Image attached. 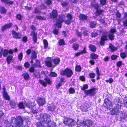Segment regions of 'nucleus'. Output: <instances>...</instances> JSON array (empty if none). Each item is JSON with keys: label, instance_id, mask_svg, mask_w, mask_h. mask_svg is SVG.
Wrapping results in <instances>:
<instances>
[{"label": "nucleus", "instance_id": "nucleus-1", "mask_svg": "<svg viewBox=\"0 0 127 127\" xmlns=\"http://www.w3.org/2000/svg\"><path fill=\"white\" fill-rule=\"evenodd\" d=\"M24 121L23 118L20 116H18L16 118L12 117L10 123L12 124V127H20L23 125Z\"/></svg>", "mask_w": 127, "mask_h": 127}, {"label": "nucleus", "instance_id": "nucleus-2", "mask_svg": "<svg viewBox=\"0 0 127 127\" xmlns=\"http://www.w3.org/2000/svg\"><path fill=\"white\" fill-rule=\"evenodd\" d=\"M107 32H104L100 38L99 41V43L101 45L104 46L105 44V41L108 40L107 35ZM109 39L111 41H112L114 39L115 35L113 33H109L108 35Z\"/></svg>", "mask_w": 127, "mask_h": 127}, {"label": "nucleus", "instance_id": "nucleus-3", "mask_svg": "<svg viewBox=\"0 0 127 127\" xmlns=\"http://www.w3.org/2000/svg\"><path fill=\"white\" fill-rule=\"evenodd\" d=\"M40 117L42 122L47 124H49L51 121V116L46 113L40 114Z\"/></svg>", "mask_w": 127, "mask_h": 127}, {"label": "nucleus", "instance_id": "nucleus-4", "mask_svg": "<svg viewBox=\"0 0 127 127\" xmlns=\"http://www.w3.org/2000/svg\"><path fill=\"white\" fill-rule=\"evenodd\" d=\"M30 28L31 30H32L31 32L30 35L32 37L33 41L34 43H36L37 40V32H35L36 29L35 27L33 25H32L30 26Z\"/></svg>", "mask_w": 127, "mask_h": 127}, {"label": "nucleus", "instance_id": "nucleus-5", "mask_svg": "<svg viewBox=\"0 0 127 127\" xmlns=\"http://www.w3.org/2000/svg\"><path fill=\"white\" fill-rule=\"evenodd\" d=\"M63 122L65 125L68 126L69 127H72L75 125L74 120L70 118H65Z\"/></svg>", "mask_w": 127, "mask_h": 127}, {"label": "nucleus", "instance_id": "nucleus-6", "mask_svg": "<svg viewBox=\"0 0 127 127\" xmlns=\"http://www.w3.org/2000/svg\"><path fill=\"white\" fill-rule=\"evenodd\" d=\"M73 72L70 68L67 67L64 70L60 72V74L63 75H65L67 78L70 77L73 74Z\"/></svg>", "mask_w": 127, "mask_h": 127}, {"label": "nucleus", "instance_id": "nucleus-7", "mask_svg": "<svg viewBox=\"0 0 127 127\" xmlns=\"http://www.w3.org/2000/svg\"><path fill=\"white\" fill-rule=\"evenodd\" d=\"M96 89L95 88H92L88 90H85L84 93L85 95L84 96V98L86 96L89 95L90 96H94L96 95Z\"/></svg>", "mask_w": 127, "mask_h": 127}, {"label": "nucleus", "instance_id": "nucleus-8", "mask_svg": "<svg viewBox=\"0 0 127 127\" xmlns=\"http://www.w3.org/2000/svg\"><path fill=\"white\" fill-rule=\"evenodd\" d=\"M39 81L44 87H46L47 85H51L52 84V80L48 77L45 78L44 80L40 79L39 80Z\"/></svg>", "mask_w": 127, "mask_h": 127}, {"label": "nucleus", "instance_id": "nucleus-9", "mask_svg": "<svg viewBox=\"0 0 127 127\" xmlns=\"http://www.w3.org/2000/svg\"><path fill=\"white\" fill-rule=\"evenodd\" d=\"M104 101V103L106 105L105 107L107 110H110L111 109L113 106L112 102L110 100L108 97L105 98Z\"/></svg>", "mask_w": 127, "mask_h": 127}, {"label": "nucleus", "instance_id": "nucleus-10", "mask_svg": "<svg viewBox=\"0 0 127 127\" xmlns=\"http://www.w3.org/2000/svg\"><path fill=\"white\" fill-rule=\"evenodd\" d=\"M64 21V20L63 16L60 15L59 16L58 18L56 20V23L55 25L58 28H61L62 27V24Z\"/></svg>", "mask_w": 127, "mask_h": 127}, {"label": "nucleus", "instance_id": "nucleus-11", "mask_svg": "<svg viewBox=\"0 0 127 127\" xmlns=\"http://www.w3.org/2000/svg\"><path fill=\"white\" fill-rule=\"evenodd\" d=\"M98 55L95 53H92L90 55V57L91 60L89 61V63L92 65H94L95 63L94 60L98 58Z\"/></svg>", "mask_w": 127, "mask_h": 127}, {"label": "nucleus", "instance_id": "nucleus-12", "mask_svg": "<svg viewBox=\"0 0 127 127\" xmlns=\"http://www.w3.org/2000/svg\"><path fill=\"white\" fill-rule=\"evenodd\" d=\"M13 37L16 39H20L22 37V34L21 33L17 32L14 30L11 31Z\"/></svg>", "mask_w": 127, "mask_h": 127}, {"label": "nucleus", "instance_id": "nucleus-13", "mask_svg": "<svg viewBox=\"0 0 127 127\" xmlns=\"http://www.w3.org/2000/svg\"><path fill=\"white\" fill-rule=\"evenodd\" d=\"M12 26L13 24L11 22H9L8 23L5 24L1 27V30L2 32H3L7 29H9L12 28Z\"/></svg>", "mask_w": 127, "mask_h": 127}, {"label": "nucleus", "instance_id": "nucleus-14", "mask_svg": "<svg viewBox=\"0 0 127 127\" xmlns=\"http://www.w3.org/2000/svg\"><path fill=\"white\" fill-rule=\"evenodd\" d=\"M36 101L39 106H42L46 103L45 99L44 97H38Z\"/></svg>", "mask_w": 127, "mask_h": 127}, {"label": "nucleus", "instance_id": "nucleus-15", "mask_svg": "<svg viewBox=\"0 0 127 127\" xmlns=\"http://www.w3.org/2000/svg\"><path fill=\"white\" fill-rule=\"evenodd\" d=\"M66 17L67 19L64 21L65 23L67 25L70 24L72 22V19L73 17L72 15L70 13H68L67 14Z\"/></svg>", "mask_w": 127, "mask_h": 127}, {"label": "nucleus", "instance_id": "nucleus-16", "mask_svg": "<svg viewBox=\"0 0 127 127\" xmlns=\"http://www.w3.org/2000/svg\"><path fill=\"white\" fill-rule=\"evenodd\" d=\"M50 14V17L52 19L56 18L58 16L57 11L56 9L53 10Z\"/></svg>", "mask_w": 127, "mask_h": 127}, {"label": "nucleus", "instance_id": "nucleus-17", "mask_svg": "<svg viewBox=\"0 0 127 127\" xmlns=\"http://www.w3.org/2000/svg\"><path fill=\"white\" fill-rule=\"evenodd\" d=\"M14 52V50L12 49H10L8 50L6 49H5L3 50V55L5 57L8 54H12Z\"/></svg>", "mask_w": 127, "mask_h": 127}, {"label": "nucleus", "instance_id": "nucleus-18", "mask_svg": "<svg viewBox=\"0 0 127 127\" xmlns=\"http://www.w3.org/2000/svg\"><path fill=\"white\" fill-rule=\"evenodd\" d=\"M83 121L85 125V127L86 126L87 127H91L92 126L93 124L92 121L89 119H87Z\"/></svg>", "mask_w": 127, "mask_h": 127}, {"label": "nucleus", "instance_id": "nucleus-19", "mask_svg": "<svg viewBox=\"0 0 127 127\" xmlns=\"http://www.w3.org/2000/svg\"><path fill=\"white\" fill-rule=\"evenodd\" d=\"M78 17L79 20L82 22L87 20L88 18V16L86 15L82 14H80Z\"/></svg>", "mask_w": 127, "mask_h": 127}, {"label": "nucleus", "instance_id": "nucleus-20", "mask_svg": "<svg viewBox=\"0 0 127 127\" xmlns=\"http://www.w3.org/2000/svg\"><path fill=\"white\" fill-rule=\"evenodd\" d=\"M86 28L84 27H82L81 28V30H84L83 32V34L85 36H89L90 32L89 30H86Z\"/></svg>", "mask_w": 127, "mask_h": 127}, {"label": "nucleus", "instance_id": "nucleus-21", "mask_svg": "<svg viewBox=\"0 0 127 127\" xmlns=\"http://www.w3.org/2000/svg\"><path fill=\"white\" fill-rule=\"evenodd\" d=\"M50 58H49V59H48L45 62L46 65L49 67H51L52 65V60Z\"/></svg>", "mask_w": 127, "mask_h": 127}, {"label": "nucleus", "instance_id": "nucleus-22", "mask_svg": "<svg viewBox=\"0 0 127 127\" xmlns=\"http://www.w3.org/2000/svg\"><path fill=\"white\" fill-rule=\"evenodd\" d=\"M91 6L92 7L94 8L96 10L100 8V6L97 2H91Z\"/></svg>", "mask_w": 127, "mask_h": 127}, {"label": "nucleus", "instance_id": "nucleus-23", "mask_svg": "<svg viewBox=\"0 0 127 127\" xmlns=\"http://www.w3.org/2000/svg\"><path fill=\"white\" fill-rule=\"evenodd\" d=\"M119 112L118 108L116 106L112 108L111 112V114L112 115L116 114Z\"/></svg>", "mask_w": 127, "mask_h": 127}, {"label": "nucleus", "instance_id": "nucleus-24", "mask_svg": "<svg viewBox=\"0 0 127 127\" xmlns=\"http://www.w3.org/2000/svg\"><path fill=\"white\" fill-rule=\"evenodd\" d=\"M1 2L8 5H12L14 3V1L10 0H0Z\"/></svg>", "mask_w": 127, "mask_h": 127}, {"label": "nucleus", "instance_id": "nucleus-25", "mask_svg": "<svg viewBox=\"0 0 127 127\" xmlns=\"http://www.w3.org/2000/svg\"><path fill=\"white\" fill-rule=\"evenodd\" d=\"M89 48L90 50L93 52H95L96 51V47L94 45L92 44H90L89 46Z\"/></svg>", "mask_w": 127, "mask_h": 127}, {"label": "nucleus", "instance_id": "nucleus-26", "mask_svg": "<svg viewBox=\"0 0 127 127\" xmlns=\"http://www.w3.org/2000/svg\"><path fill=\"white\" fill-rule=\"evenodd\" d=\"M26 105L27 106L31 109H32L34 108H35L36 107L35 105L34 104L32 105V102H28L26 103Z\"/></svg>", "mask_w": 127, "mask_h": 127}, {"label": "nucleus", "instance_id": "nucleus-27", "mask_svg": "<svg viewBox=\"0 0 127 127\" xmlns=\"http://www.w3.org/2000/svg\"><path fill=\"white\" fill-rule=\"evenodd\" d=\"M9 104L12 108H15L17 104V102L14 100H11L10 101Z\"/></svg>", "mask_w": 127, "mask_h": 127}, {"label": "nucleus", "instance_id": "nucleus-28", "mask_svg": "<svg viewBox=\"0 0 127 127\" xmlns=\"http://www.w3.org/2000/svg\"><path fill=\"white\" fill-rule=\"evenodd\" d=\"M37 53L34 50H32L31 53L30 58L32 59H36L37 58Z\"/></svg>", "mask_w": 127, "mask_h": 127}, {"label": "nucleus", "instance_id": "nucleus-29", "mask_svg": "<svg viewBox=\"0 0 127 127\" xmlns=\"http://www.w3.org/2000/svg\"><path fill=\"white\" fill-rule=\"evenodd\" d=\"M13 58V56L11 55H9L7 56L6 60L8 64H9L11 62Z\"/></svg>", "mask_w": 127, "mask_h": 127}, {"label": "nucleus", "instance_id": "nucleus-30", "mask_svg": "<svg viewBox=\"0 0 127 127\" xmlns=\"http://www.w3.org/2000/svg\"><path fill=\"white\" fill-rule=\"evenodd\" d=\"M109 47L111 51L114 52L117 49V48L114 46L112 44H110Z\"/></svg>", "mask_w": 127, "mask_h": 127}, {"label": "nucleus", "instance_id": "nucleus-31", "mask_svg": "<svg viewBox=\"0 0 127 127\" xmlns=\"http://www.w3.org/2000/svg\"><path fill=\"white\" fill-rule=\"evenodd\" d=\"M17 106L20 109H25V106L24 105V103L23 101L19 102L17 104Z\"/></svg>", "mask_w": 127, "mask_h": 127}, {"label": "nucleus", "instance_id": "nucleus-32", "mask_svg": "<svg viewBox=\"0 0 127 127\" xmlns=\"http://www.w3.org/2000/svg\"><path fill=\"white\" fill-rule=\"evenodd\" d=\"M72 47L74 50L77 51L78 50L79 48V45L77 42L73 43L72 45Z\"/></svg>", "mask_w": 127, "mask_h": 127}, {"label": "nucleus", "instance_id": "nucleus-33", "mask_svg": "<svg viewBox=\"0 0 127 127\" xmlns=\"http://www.w3.org/2000/svg\"><path fill=\"white\" fill-rule=\"evenodd\" d=\"M54 64L57 65L59 64L60 62V59L59 58H55L52 60Z\"/></svg>", "mask_w": 127, "mask_h": 127}, {"label": "nucleus", "instance_id": "nucleus-34", "mask_svg": "<svg viewBox=\"0 0 127 127\" xmlns=\"http://www.w3.org/2000/svg\"><path fill=\"white\" fill-rule=\"evenodd\" d=\"M36 127H45L42 122L40 121L37 122L35 124Z\"/></svg>", "mask_w": 127, "mask_h": 127}, {"label": "nucleus", "instance_id": "nucleus-35", "mask_svg": "<svg viewBox=\"0 0 127 127\" xmlns=\"http://www.w3.org/2000/svg\"><path fill=\"white\" fill-rule=\"evenodd\" d=\"M33 75L36 78H40V74L38 71L35 70L33 73Z\"/></svg>", "mask_w": 127, "mask_h": 127}, {"label": "nucleus", "instance_id": "nucleus-36", "mask_svg": "<svg viewBox=\"0 0 127 127\" xmlns=\"http://www.w3.org/2000/svg\"><path fill=\"white\" fill-rule=\"evenodd\" d=\"M23 76L24 79L26 80H27L29 79L30 76L29 74L27 72L24 73L22 75Z\"/></svg>", "mask_w": 127, "mask_h": 127}, {"label": "nucleus", "instance_id": "nucleus-37", "mask_svg": "<svg viewBox=\"0 0 127 127\" xmlns=\"http://www.w3.org/2000/svg\"><path fill=\"white\" fill-rule=\"evenodd\" d=\"M96 10L95 11V14L96 16H98L100 15L104 11L102 9H96Z\"/></svg>", "mask_w": 127, "mask_h": 127}, {"label": "nucleus", "instance_id": "nucleus-38", "mask_svg": "<svg viewBox=\"0 0 127 127\" xmlns=\"http://www.w3.org/2000/svg\"><path fill=\"white\" fill-rule=\"evenodd\" d=\"M3 97L6 100H10V98L6 92H4L3 93Z\"/></svg>", "mask_w": 127, "mask_h": 127}, {"label": "nucleus", "instance_id": "nucleus-39", "mask_svg": "<svg viewBox=\"0 0 127 127\" xmlns=\"http://www.w3.org/2000/svg\"><path fill=\"white\" fill-rule=\"evenodd\" d=\"M58 44L60 46H63L65 44L64 40L63 39H61L59 40L58 42Z\"/></svg>", "mask_w": 127, "mask_h": 127}, {"label": "nucleus", "instance_id": "nucleus-40", "mask_svg": "<svg viewBox=\"0 0 127 127\" xmlns=\"http://www.w3.org/2000/svg\"><path fill=\"white\" fill-rule=\"evenodd\" d=\"M7 11V10L5 9L4 6H2L0 7V12L1 14H5Z\"/></svg>", "mask_w": 127, "mask_h": 127}, {"label": "nucleus", "instance_id": "nucleus-41", "mask_svg": "<svg viewBox=\"0 0 127 127\" xmlns=\"http://www.w3.org/2000/svg\"><path fill=\"white\" fill-rule=\"evenodd\" d=\"M127 115L125 112L122 113L120 116V120L121 121L125 120L127 118Z\"/></svg>", "mask_w": 127, "mask_h": 127}, {"label": "nucleus", "instance_id": "nucleus-42", "mask_svg": "<svg viewBox=\"0 0 127 127\" xmlns=\"http://www.w3.org/2000/svg\"><path fill=\"white\" fill-rule=\"evenodd\" d=\"M89 106L87 104H85L82 108V111L84 112H85L88 111V109L89 108Z\"/></svg>", "mask_w": 127, "mask_h": 127}, {"label": "nucleus", "instance_id": "nucleus-43", "mask_svg": "<svg viewBox=\"0 0 127 127\" xmlns=\"http://www.w3.org/2000/svg\"><path fill=\"white\" fill-rule=\"evenodd\" d=\"M22 17L23 16L20 13L17 14L15 16L16 19L19 21H22Z\"/></svg>", "mask_w": 127, "mask_h": 127}, {"label": "nucleus", "instance_id": "nucleus-44", "mask_svg": "<svg viewBox=\"0 0 127 127\" xmlns=\"http://www.w3.org/2000/svg\"><path fill=\"white\" fill-rule=\"evenodd\" d=\"M75 71L76 72H80L82 70V68L80 65H76L75 66Z\"/></svg>", "mask_w": 127, "mask_h": 127}, {"label": "nucleus", "instance_id": "nucleus-45", "mask_svg": "<svg viewBox=\"0 0 127 127\" xmlns=\"http://www.w3.org/2000/svg\"><path fill=\"white\" fill-rule=\"evenodd\" d=\"M120 55L121 58L123 59H124L126 57H127V54L125 52L121 53Z\"/></svg>", "mask_w": 127, "mask_h": 127}, {"label": "nucleus", "instance_id": "nucleus-46", "mask_svg": "<svg viewBox=\"0 0 127 127\" xmlns=\"http://www.w3.org/2000/svg\"><path fill=\"white\" fill-rule=\"evenodd\" d=\"M43 43L44 45V48L46 49L48 47V43L46 39H44L43 40Z\"/></svg>", "mask_w": 127, "mask_h": 127}, {"label": "nucleus", "instance_id": "nucleus-47", "mask_svg": "<svg viewBox=\"0 0 127 127\" xmlns=\"http://www.w3.org/2000/svg\"><path fill=\"white\" fill-rule=\"evenodd\" d=\"M49 76L50 77H56L58 75L57 73L55 72H50Z\"/></svg>", "mask_w": 127, "mask_h": 127}, {"label": "nucleus", "instance_id": "nucleus-48", "mask_svg": "<svg viewBox=\"0 0 127 127\" xmlns=\"http://www.w3.org/2000/svg\"><path fill=\"white\" fill-rule=\"evenodd\" d=\"M96 24L95 22L92 21L90 23V28H93L95 27Z\"/></svg>", "mask_w": 127, "mask_h": 127}, {"label": "nucleus", "instance_id": "nucleus-49", "mask_svg": "<svg viewBox=\"0 0 127 127\" xmlns=\"http://www.w3.org/2000/svg\"><path fill=\"white\" fill-rule=\"evenodd\" d=\"M116 66L117 67H119L122 66L123 65V62L121 61H119L116 63Z\"/></svg>", "mask_w": 127, "mask_h": 127}, {"label": "nucleus", "instance_id": "nucleus-50", "mask_svg": "<svg viewBox=\"0 0 127 127\" xmlns=\"http://www.w3.org/2000/svg\"><path fill=\"white\" fill-rule=\"evenodd\" d=\"M23 57V54L22 52L20 53L18 55V59L20 61L22 60Z\"/></svg>", "mask_w": 127, "mask_h": 127}, {"label": "nucleus", "instance_id": "nucleus-51", "mask_svg": "<svg viewBox=\"0 0 127 127\" xmlns=\"http://www.w3.org/2000/svg\"><path fill=\"white\" fill-rule=\"evenodd\" d=\"M88 88V86L87 84H84L83 85V87H81V89L82 90L85 91Z\"/></svg>", "mask_w": 127, "mask_h": 127}, {"label": "nucleus", "instance_id": "nucleus-52", "mask_svg": "<svg viewBox=\"0 0 127 127\" xmlns=\"http://www.w3.org/2000/svg\"><path fill=\"white\" fill-rule=\"evenodd\" d=\"M41 66L40 61L38 60H36V64L35 65V67H40Z\"/></svg>", "mask_w": 127, "mask_h": 127}, {"label": "nucleus", "instance_id": "nucleus-53", "mask_svg": "<svg viewBox=\"0 0 127 127\" xmlns=\"http://www.w3.org/2000/svg\"><path fill=\"white\" fill-rule=\"evenodd\" d=\"M36 18L39 20H45L46 19L45 17H42L40 15L36 16Z\"/></svg>", "mask_w": 127, "mask_h": 127}, {"label": "nucleus", "instance_id": "nucleus-54", "mask_svg": "<svg viewBox=\"0 0 127 127\" xmlns=\"http://www.w3.org/2000/svg\"><path fill=\"white\" fill-rule=\"evenodd\" d=\"M68 92L70 94H73L75 92V90L72 87H70L68 89Z\"/></svg>", "mask_w": 127, "mask_h": 127}, {"label": "nucleus", "instance_id": "nucleus-55", "mask_svg": "<svg viewBox=\"0 0 127 127\" xmlns=\"http://www.w3.org/2000/svg\"><path fill=\"white\" fill-rule=\"evenodd\" d=\"M35 67L32 66H31L29 69V72L31 73H33L35 71Z\"/></svg>", "mask_w": 127, "mask_h": 127}, {"label": "nucleus", "instance_id": "nucleus-56", "mask_svg": "<svg viewBox=\"0 0 127 127\" xmlns=\"http://www.w3.org/2000/svg\"><path fill=\"white\" fill-rule=\"evenodd\" d=\"M49 124H47V127H56V123L53 122H52L50 125Z\"/></svg>", "mask_w": 127, "mask_h": 127}, {"label": "nucleus", "instance_id": "nucleus-57", "mask_svg": "<svg viewBox=\"0 0 127 127\" xmlns=\"http://www.w3.org/2000/svg\"><path fill=\"white\" fill-rule=\"evenodd\" d=\"M118 57L117 55H112L111 57V58L112 60H116Z\"/></svg>", "mask_w": 127, "mask_h": 127}, {"label": "nucleus", "instance_id": "nucleus-58", "mask_svg": "<svg viewBox=\"0 0 127 127\" xmlns=\"http://www.w3.org/2000/svg\"><path fill=\"white\" fill-rule=\"evenodd\" d=\"M68 2L65 1L61 3V5L63 7H66L68 5Z\"/></svg>", "mask_w": 127, "mask_h": 127}, {"label": "nucleus", "instance_id": "nucleus-59", "mask_svg": "<svg viewBox=\"0 0 127 127\" xmlns=\"http://www.w3.org/2000/svg\"><path fill=\"white\" fill-rule=\"evenodd\" d=\"M105 82L107 83H109L110 84H111L114 82L113 79L112 78H110L108 80H106Z\"/></svg>", "mask_w": 127, "mask_h": 127}, {"label": "nucleus", "instance_id": "nucleus-60", "mask_svg": "<svg viewBox=\"0 0 127 127\" xmlns=\"http://www.w3.org/2000/svg\"><path fill=\"white\" fill-rule=\"evenodd\" d=\"M80 52L81 53V55L83 54H85L87 53V52L86 50V47H84L82 50L80 51Z\"/></svg>", "mask_w": 127, "mask_h": 127}, {"label": "nucleus", "instance_id": "nucleus-61", "mask_svg": "<svg viewBox=\"0 0 127 127\" xmlns=\"http://www.w3.org/2000/svg\"><path fill=\"white\" fill-rule=\"evenodd\" d=\"M22 40L24 42H26L28 40L27 37L26 36H23L22 38Z\"/></svg>", "mask_w": 127, "mask_h": 127}, {"label": "nucleus", "instance_id": "nucleus-62", "mask_svg": "<svg viewBox=\"0 0 127 127\" xmlns=\"http://www.w3.org/2000/svg\"><path fill=\"white\" fill-rule=\"evenodd\" d=\"M79 79L81 81L84 82L85 81V77L84 75L80 76L79 77Z\"/></svg>", "mask_w": 127, "mask_h": 127}, {"label": "nucleus", "instance_id": "nucleus-63", "mask_svg": "<svg viewBox=\"0 0 127 127\" xmlns=\"http://www.w3.org/2000/svg\"><path fill=\"white\" fill-rule=\"evenodd\" d=\"M106 0H100V4L102 5H104L106 4Z\"/></svg>", "mask_w": 127, "mask_h": 127}, {"label": "nucleus", "instance_id": "nucleus-64", "mask_svg": "<svg viewBox=\"0 0 127 127\" xmlns=\"http://www.w3.org/2000/svg\"><path fill=\"white\" fill-rule=\"evenodd\" d=\"M24 65L25 67L26 68H28L30 66V64L28 62H26L24 64Z\"/></svg>", "mask_w": 127, "mask_h": 127}]
</instances>
